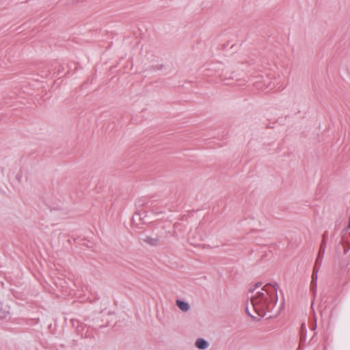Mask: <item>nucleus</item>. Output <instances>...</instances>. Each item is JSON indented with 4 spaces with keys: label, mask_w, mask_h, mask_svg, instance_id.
<instances>
[{
    "label": "nucleus",
    "mask_w": 350,
    "mask_h": 350,
    "mask_svg": "<svg viewBox=\"0 0 350 350\" xmlns=\"http://www.w3.org/2000/svg\"><path fill=\"white\" fill-rule=\"evenodd\" d=\"M276 289L271 285L267 284L260 289L256 287L248 295L249 300L246 302L245 310L252 319L262 317L269 311L272 301L276 298Z\"/></svg>",
    "instance_id": "nucleus-1"
},
{
    "label": "nucleus",
    "mask_w": 350,
    "mask_h": 350,
    "mask_svg": "<svg viewBox=\"0 0 350 350\" xmlns=\"http://www.w3.org/2000/svg\"><path fill=\"white\" fill-rule=\"evenodd\" d=\"M350 228V220L349 221L347 229L345 230V233L342 237V242L338 246L336 250V261L338 265V272L341 273H348V265L350 261V256L347 255V252L350 248L348 238L346 237V233Z\"/></svg>",
    "instance_id": "nucleus-2"
},
{
    "label": "nucleus",
    "mask_w": 350,
    "mask_h": 350,
    "mask_svg": "<svg viewBox=\"0 0 350 350\" xmlns=\"http://www.w3.org/2000/svg\"><path fill=\"white\" fill-rule=\"evenodd\" d=\"M195 347L201 350H206L209 347V343L204 338H199L195 342Z\"/></svg>",
    "instance_id": "nucleus-3"
},
{
    "label": "nucleus",
    "mask_w": 350,
    "mask_h": 350,
    "mask_svg": "<svg viewBox=\"0 0 350 350\" xmlns=\"http://www.w3.org/2000/svg\"><path fill=\"white\" fill-rule=\"evenodd\" d=\"M176 304L178 308L183 312H187L191 308L189 303L180 299H176Z\"/></svg>",
    "instance_id": "nucleus-4"
},
{
    "label": "nucleus",
    "mask_w": 350,
    "mask_h": 350,
    "mask_svg": "<svg viewBox=\"0 0 350 350\" xmlns=\"http://www.w3.org/2000/svg\"><path fill=\"white\" fill-rule=\"evenodd\" d=\"M318 278L317 271H315V267L313 269L312 275V280H311V288L313 291H316L317 288V281Z\"/></svg>",
    "instance_id": "nucleus-5"
},
{
    "label": "nucleus",
    "mask_w": 350,
    "mask_h": 350,
    "mask_svg": "<svg viewBox=\"0 0 350 350\" xmlns=\"http://www.w3.org/2000/svg\"><path fill=\"white\" fill-rule=\"evenodd\" d=\"M324 252V250L322 249V247H321L320 249V252H319V254L318 255V257L316 260V264H317L319 261H321L323 258V253Z\"/></svg>",
    "instance_id": "nucleus-6"
},
{
    "label": "nucleus",
    "mask_w": 350,
    "mask_h": 350,
    "mask_svg": "<svg viewBox=\"0 0 350 350\" xmlns=\"http://www.w3.org/2000/svg\"><path fill=\"white\" fill-rule=\"evenodd\" d=\"M317 264H316V263H315V265H314V267H315V271H317V272H318V271H319V268H317Z\"/></svg>",
    "instance_id": "nucleus-7"
}]
</instances>
